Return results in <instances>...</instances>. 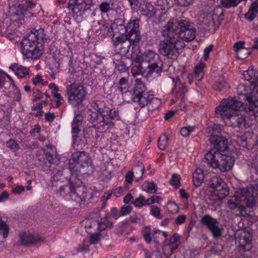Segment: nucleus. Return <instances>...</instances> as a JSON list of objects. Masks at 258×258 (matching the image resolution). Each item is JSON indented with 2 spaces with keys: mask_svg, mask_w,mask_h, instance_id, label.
I'll return each mask as SVG.
<instances>
[{
  "mask_svg": "<svg viewBox=\"0 0 258 258\" xmlns=\"http://www.w3.org/2000/svg\"><path fill=\"white\" fill-rule=\"evenodd\" d=\"M224 10L221 7L218 6L216 7L213 11V14L212 16V21L215 26L220 25L221 22L223 20Z\"/></svg>",
  "mask_w": 258,
  "mask_h": 258,
  "instance_id": "bb28decb",
  "label": "nucleus"
},
{
  "mask_svg": "<svg viewBox=\"0 0 258 258\" xmlns=\"http://www.w3.org/2000/svg\"><path fill=\"white\" fill-rule=\"evenodd\" d=\"M93 107L95 111H89V120L96 128L101 123V125H105V117L109 111V108L105 106L101 102L95 103Z\"/></svg>",
  "mask_w": 258,
  "mask_h": 258,
  "instance_id": "1a4fd4ad",
  "label": "nucleus"
},
{
  "mask_svg": "<svg viewBox=\"0 0 258 258\" xmlns=\"http://www.w3.org/2000/svg\"><path fill=\"white\" fill-rule=\"evenodd\" d=\"M136 170L139 172V175L140 177H142V175H143L145 171V168L142 164H138L136 167Z\"/></svg>",
  "mask_w": 258,
  "mask_h": 258,
  "instance_id": "774afa93",
  "label": "nucleus"
},
{
  "mask_svg": "<svg viewBox=\"0 0 258 258\" xmlns=\"http://www.w3.org/2000/svg\"><path fill=\"white\" fill-rule=\"evenodd\" d=\"M236 197L248 208L258 206V184L255 183L239 189Z\"/></svg>",
  "mask_w": 258,
  "mask_h": 258,
  "instance_id": "423d86ee",
  "label": "nucleus"
},
{
  "mask_svg": "<svg viewBox=\"0 0 258 258\" xmlns=\"http://www.w3.org/2000/svg\"><path fill=\"white\" fill-rule=\"evenodd\" d=\"M172 3L171 0H156L155 5L157 10L165 11L171 7Z\"/></svg>",
  "mask_w": 258,
  "mask_h": 258,
  "instance_id": "f704fd0d",
  "label": "nucleus"
},
{
  "mask_svg": "<svg viewBox=\"0 0 258 258\" xmlns=\"http://www.w3.org/2000/svg\"><path fill=\"white\" fill-rule=\"evenodd\" d=\"M97 224L98 229L100 231L105 230L107 227L112 228L113 227V223L109 222L106 216L101 219L100 221L98 222Z\"/></svg>",
  "mask_w": 258,
  "mask_h": 258,
  "instance_id": "4c0bfd02",
  "label": "nucleus"
},
{
  "mask_svg": "<svg viewBox=\"0 0 258 258\" xmlns=\"http://www.w3.org/2000/svg\"><path fill=\"white\" fill-rule=\"evenodd\" d=\"M251 238V235L248 231L240 232L236 238V241L239 244L240 249L244 251L249 250L252 247Z\"/></svg>",
  "mask_w": 258,
  "mask_h": 258,
  "instance_id": "a211bd4d",
  "label": "nucleus"
},
{
  "mask_svg": "<svg viewBox=\"0 0 258 258\" xmlns=\"http://www.w3.org/2000/svg\"><path fill=\"white\" fill-rule=\"evenodd\" d=\"M205 67L204 63H201L197 65L195 70V78L198 81H201L204 75V70Z\"/></svg>",
  "mask_w": 258,
  "mask_h": 258,
  "instance_id": "e433bc0d",
  "label": "nucleus"
},
{
  "mask_svg": "<svg viewBox=\"0 0 258 258\" xmlns=\"http://www.w3.org/2000/svg\"><path fill=\"white\" fill-rule=\"evenodd\" d=\"M160 200H161V198L160 196H152L146 200L147 205H150L155 203H158Z\"/></svg>",
  "mask_w": 258,
  "mask_h": 258,
  "instance_id": "680f3d73",
  "label": "nucleus"
},
{
  "mask_svg": "<svg viewBox=\"0 0 258 258\" xmlns=\"http://www.w3.org/2000/svg\"><path fill=\"white\" fill-rule=\"evenodd\" d=\"M209 141L213 146L212 149H216L217 152H224L228 149V140L223 137L218 135H212Z\"/></svg>",
  "mask_w": 258,
  "mask_h": 258,
  "instance_id": "f3484780",
  "label": "nucleus"
},
{
  "mask_svg": "<svg viewBox=\"0 0 258 258\" xmlns=\"http://www.w3.org/2000/svg\"><path fill=\"white\" fill-rule=\"evenodd\" d=\"M7 146L13 151H17L19 148L18 144L13 139H11L6 142Z\"/></svg>",
  "mask_w": 258,
  "mask_h": 258,
  "instance_id": "603ef678",
  "label": "nucleus"
},
{
  "mask_svg": "<svg viewBox=\"0 0 258 258\" xmlns=\"http://www.w3.org/2000/svg\"><path fill=\"white\" fill-rule=\"evenodd\" d=\"M69 170L71 172L69 183L61 186L58 191L61 196L70 195V187L72 186L78 177L81 175H90L94 172V166L88 153L85 151H76L72 153L69 160Z\"/></svg>",
  "mask_w": 258,
  "mask_h": 258,
  "instance_id": "f03ea898",
  "label": "nucleus"
},
{
  "mask_svg": "<svg viewBox=\"0 0 258 258\" xmlns=\"http://www.w3.org/2000/svg\"><path fill=\"white\" fill-rule=\"evenodd\" d=\"M187 91L186 86L185 83H180V82H176L174 85V88L172 92L175 94L176 98H179L184 95Z\"/></svg>",
  "mask_w": 258,
  "mask_h": 258,
  "instance_id": "c85d7f7f",
  "label": "nucleus"
},
{
  "mask_svg": "<svg viewBox=\"0 0 258 258\" xmlns=\"http://www.w3.org/2000/svg\"><path fill=\"white\" fill-rule=\"evenodd\" d=\"M146 88L144 84L141 80L138 79H136L132 97L133 96H139V95L146 93Z\"/></svg>",
  "mask_w": 258,
  "mask_h": 258,
  "instance_id": "2f4dec72",
  "label": "nucleus"
},
{
  "mask_svg": "<svg viewBox=\"0 0 258 258\" xmlns=\"http://www.w3.org/2000/svg\"><path fill=\"white\" fill-rule=\"evenodd\" d=\"M244 44V42L243 41H239L235 43L233 46V48L234 50L236 52H238V50L241 49H244L243 45Z\"/></svg>",
  "mask_w": 258,
  "mask_h": 258,
  "instance_id": "338daca9",
  "label": "nucleus"
},
{
  "mask_svg": "<svg viewBox=\"0 0 258 258\" xmlns=\"http://www.w3.org/2000/svg\"><path fill=\"white\" fill-rule=\"evenodd\" d=\"M236 194L237 191L234 195L235 199L236 201V202L232 201V200H228L227 202L228 207L231 210H234L237 209V211L239 212L238 213L236 214L237 216L246 217L248 216V214L245 208V206L246 207V206L243 204L242 203L240 202V201L236 197Z\"/></svg>",
  "mask_w": 258,
  "mask_h": 258,
  "instance_id": "aec40b11",
  "label": "nucleus"
},
{
  "mask_svg": "<svg viewBox=\"0 0 258 258\" xmlns=\"http://www.w3.org/2000/svg\"><path fill=\"white\" fill-rule=\"evenodd\" d=\"M200 222L211 232L214 237L219 238L221 236L223 228L219 226V222L216 219L206 214L201 219Z\"/></svg>",
  "mask_w": 258,
  "mask_h": 258,
  "instance_id": "f8f14e48",
  "label": "nucleus"
},
{
  "mask_svg": "<svg viewBox=\"0 0 258 258\" xmlns=\"http://www.w3.org/2000/svg\"><path fill=\"white\" fill-rule=\"evenodd\" d=\"M186 218V216L185 215H180L178 216L175 221V223L176 225H180L184 222Z\"/></svg>",
  "mask_w": 258,
  "mask_h": 258,
  "instance_id": "0e129e2a",
  "label": "nucleus"
},
{
  "mask_svg": "<svg viewBox=\"0 0 258 258\" xmlns=\"http://www.w3.org/2000/svg\"><path fill=\"white\" fill-rule=\"evenodd\" d=\"M119 119L118 111L114 109H110L105 117V125H100L96 127V131L99 133H102L109 128L114 125L113 121L118 120Z\"/></svg>",
  "mask_w": 258,
  "mask_h": 258,
  "instance_id": "dca6fc26",
  "label": "nucleus"
},
{
  "mask_svg": "<svg viewBox=\"0 0 258 258\" xmlns=\"http://www.w3.org/2000/svg\"><path fill=\"white\" fill-rule=\"evenodd\" d=\"M43 53L42 43H40L29 49V52H23V55L27 58L37 59Z\"/></svg>",
  "mask_w": 258,
  "mask_h": 258,
  "instance_id": "4be33fe9",
  "label": "nucleus"
},
{
  "mask_svg": "<svg viewBox=\"0 0 258 258\" xmlns=\"http://www.w3.org/2000/svg\"><path fill=\"white\" fill-rule=\"evenodd\" d=\"M112 41L115 50L119 55L125 56L128 53L131 46V42L126 39V37L122 34L120 36L113 37Z\"/></svg>",
  "mask_w": 258,
  "mask_h": 258,
  "instance_id": "4468645a",
  "label": "nucleus"
},
{
  "mask_svg": "<svg viewBox=\"0 0 258 258\" xmlns=\"http://www.w3.org/2000/svg\"><path fill=\"white\" fill-rule=\"evenodd\" d=\"M229 87V86L223 76H221L213 86V89L219 91H224Z\"/></svg>",
  "mask_w": 258,
  "mask_h": 258,
  "instance_id": "72a5a7b5",
  "label": "nucleus"
},
{
  "mask_svg": "<svg viewBox=\"0 0 258 258\" xmlns=\"http://www.w3.org/2000/svg\"><path fill=\"white\" fill-rule=\"evenodd\" d=\"M226 184L223 180L218 176L211 178L210 187L214 189V194L219 199H222L228 194V191L226 187Z\"/></svg>",
  "mask_w": 258,
  "mask_h": 258,
  "instance_id": "2eb2a0df",
  "label": "nucleus"
},
{
  "mask_svg": "<svg viewBox=\"0 0 258 258\" xmlns=\"http://www.w3.org/2000/svg\"><path fill=\"white\" fill-rule=\"evenodd\" d=\"M179 242V236L177 234H174L170 239L169 247L171 250L176 249Z\"/></svg>",
  "mask_w": 258,
  "mask_h": 258,
  "instance_id": "c03bdc74",
  "label": "nucleus"
},
{
  "mask_svg": "<svg viewBox=\"0 0 258 258\" xmlns=\"http://www.w3.org/2000/svg\"><path fill=\"white\" fill-rule=\"evenodd\" d=\"M9 225L0 218V235L6 239L9 235Z\"/></svg>",
  "mask_w": 258,
  "mask_h": 258,
  "instance_id": "58836bf2",
  "label": "nucleus"
},
{
  "mask_svg": "<svg viewBox=\"0 0 258 258\" xmlns=\"http://www.w3.org/2000/svg\"><path fill=\"white\" fill-rule=\"evenodd\" d=\"M139 18L132 17L126 26L124 27L126 34H124V36L126 37V39L130 41L131 44L132 42L133 43H138L141 38L139 30Z\"/></svg>",
  "mask_w": 258,
  "mask_h": 258,
  "instance_id": "9b49d317",
  "label": "nucleus"
},
{
  "mask_svg": "<svg viewBox=\"0 0 258 258\" xmlns=\"http://www.w3.org/2000/svg\"><path fill=\"white\" fill-rule=\"evenodd\" d=\"M69 8L73 13L83 16L85 12L90 11L91 7L94 3L90 0H70Z\"/></svg>",
  "mask_w": 258,
  "mask_h": 258,
  "instance_id": "ddd939ff",
  "label": "nucleus"
},
{
  "mask_svg": "<svg viewBox=\"0 0 258 258\" xmlns=\"http://www.w3.org/2000/svg\"><path fill=\"white\" fill-rule=\"evenodd\" d=\"M112 6L113 4L111 5L107 2H103L99 5V8L102 13H107L112 10Z\"/></svg>",
  "mask_w": 258,
  "mask_h": 258,
  "instance_id": "a18cd8bd",
  "label": "nucleus"
},
{
  "mask_svg": "<svg viewBox=\"0 0 258 258\" xmlns=\"http://www.w3.org/2000/svg\"><path fill=\"white\" fill-rule=\"evenodd\" d=\"M133 204L136 207L139 208L147 205L146 200H145V198L142 196L136 198L135 200L134 201Z\"/></svg>",
  "mask_w": 258,
  "mask_h": 258,
  "instance_id": "09e8293b",
  "label": "nucleus"
},
{
  "mask_svg": "<svg viewBox=\"0 0 258 258\" xmlns=\"http://www.w3.org/2000/svg\"><path fill=\"white\" fill-rule=\"evenodd\" d=\"M143 219V216L140 213H135L130 217V221L132 223H139Z\"/></svg>",
  "mask_w": 258,
  "mask_h": 258,
  "instance_id": "8fccbe9b",
  "label": "nucleus"
},
{
  "mask_svg": "<svg viewBox=\"0 0 258 258\" xmlns=\"http://www.w3.org/2000/svg\"><path fill=\"white\" fill-rule=\"evenodd\" d=\"M180 182V176L177 174L172 175V178L170 181V183L175 186H179Z\"/></svg>",
  "mask_w": 258,
  "mask_h": 258,
  "instance_id": "5fc2aeb1",
  "label": "nucleus"
},
{
  "mask_svg": "<svg viewBox=\"0 0 258 258\" xmlns=\"http://www.w3.org/2000/svg\"><path fill=\"white\" fill-rule=\"evenodd\" d=\"M65 171H67V170H65L62 167H60L57 170L54 175L51 177V181L53 186L56 182L59 180L60 176L63 175V172Z\"/></svg>",
  "mask_w": 258,
  "mask_h": 258,
  "instance_id": "37998d69",
  "label": "nucleus"
},
{
  "mask_svg": "<svg viewBox=\"0 0 258 258\" xmlns=\"http://www.w3.org/2000/svg\"><path fill=\"white\" fill-rule=\"evenodd\" d=\"M160 104V100L152 96L147 105L148 110L149 111H154L159 108Z\"/></svg>",
  "mask_w": 258,
  "mask_h": 258,
  "instance_id": "c9c22d12",
  "label": "nucleus"
},
{
  "mask_svg": "<svg viewBox=\"0 0 258 258\" xmlns=\"http://www.w3.org/2000/svg\"><path fill=\"white\" fill-rule=\"evenodd\" d=\"M133 208L132 206L127 205L126 206H122L119 211V215L124 216L128 214L132 211Z\"/></svg>",
  "mask_w": 258,
  "mask_h": 258,
  "instance_id": "6e6d98bb",
  "label": "nucleus"
},
{
  "mask_svg": "<svg viewBox=\"0 0 258 258\" xmlns=\"http://www.w3.org/2000/svg\"><path fill=\"white\" fill-rule=\"evenodd\" d=\"M133 69L137 74L147 77L153 73L160 75L163 70V61L158 54L152 50H148L142 56L137 55L133 61Z\"/></svg>",
  "mask_w": 258,
  "mask_h": 258,
  "instance_id": "20e7f679",
  "label": "nucleus"
},
{
  "mask_svg": "<svg viewBox=\"0 0 258 258\" xmlns=\"http://www.w3.org/2000/svg\"><path fill=\"white\" fill-rule=\"evenodd\" d=\"M127 61H129V59L122 55H116L113 58L115 68L120 71L128 70L130 64L127 62Z\"/></svg>",
  "mask_w": 258,
  "mask_h": 258,
  "instance_id": "393cba45",
  "label": "nucleus"
},
{
  "mask_svg": "<svg viewBox=\"0 0 258 258\" xmlns=\"http://www.w3.org/2000/svg\"><path fill=\"white\" fill-rule=\"evenodd\" d=\"M245 80L249 81L251 84L254 85V88L258 85V71L254 70L252 67L249 68L243 73Z\"/></svg>",
  "mask_w": 258,
  "mask_h": 258,
  "instance_id": "5701e85b",
  "label": "nucleus"
},
{
  "mask_svg": "<svg viewBox=\"0 0 258 258\" xmlns=\"http://www.w3.org/2000/svg\"><path fill=\"white\" fill-rule=\"evenodd\" d=\"M195 0H174L176 3L180 7H186L191 5Z\"/></svg>",
  "mask_w": 258,
  "mask_h": 258,
  "instance_id": "864d4df0",
  "label": "nucleus"
},
{
  "mask_svg": "<svg viewBox=\"0 0 258 258\" xmlns=\"http://www.w3.org/2000/svg\"><path fill=\"white\" fill-rule=\"evenodd\" d=\"M178 23L169 21L162 27L161 35L164 40L160 41L159 46L160 53L168 58L176 59L179 55V47H183L185 44L177 39Z\"/></svg>",
  "mask_w": 258,
  "mask_h": 258,
  "instance_id": "7ed1b4c3",
  "label": "nucleus"
},
{
  "mask_svg": "<svg viewBox=\"0 0 258 258\" xmlns=\"http://www.w3.org/2000/svg\"><path fill=\"white\" fill-rule=\"evenodd\" d=\"M178 23V36L181 40L190 42L196 37V30L193 23L187 20H182L177 22Z\"/></svg>",
  "mask_w": 258,
  "mask_h": 258,
  "instance_id": "9d476101",
  "label": "nucleus"
},
{
  "mask_svg": "<svg viewBox=\"0 0 258 258\" xmlns=\"http://www.w3.org/2000/svg\"><path fill=\"white\" fill-rule=\"evenodd\" d=\"M251 52L248 49L244 48V49H241L238 50L236 53L237 57L238 59H242L248 57Z\"/></svg>",
  "mask_w": 258,
  "mask_h": 258,
  "instance_id": "49530a36",
  "label": "nucleus"
},
{
  "mask_svg": "<svg viewBox=\"0 0 258 258\" xmlns=\"http://www.w3.org/2000/svg\"><path fill=\"white\" fill-rule=\"evenodd\" d=\"M203 172V170L201 168H198L193 173V182L196 186L201 185L204 180V175Z\"/></svg>",
  "mask_w": 258,
  "mask_h": 258,
  "instance_id": "473e14b6",
  "label": "nucleus"
},
{
  "mask_svg": "<svg viewBox=\"0 0 258 258\" xmlns=\"http://www.w3.org/2000/svg\"><path fill=\"white\" fill-rule=\"evenodd\" d=\"M142 234L145 241L148 243H150L152 241L150 227L149 226L145 227L142 231Z\"/></svg>",
  "mask_w": 258,
  "mask_h": 258,
  "instance_id": "de8ad7c7",
  "label": "nucleus"
},
{
  "mask_svg": "<svg viewBox=\"0 0 258 258\" xmlns=\"http://www.w3.org/2000/svg\"><path fill=\"white\" fill-rule=\"evenodd\" d=\"M21 243L25 245H35L43 241V238L38 235L23 232L20 234Z\"/></svg>",
  "mask_w": 258,
  "mask_h": 258,
  "instance_id": "6ab92c4d",
  "label": "nucleus"
},
{
  "mask_svg": "<svg viewBox=\"0 0 258 258\" xmlns=\"http://www.w3.org/2000/svg\"><path fill=\"white\" fill-rule=\"evenodd\" d=\"M83 119L81 114H78L76 115L72 123V133H79L81 132Z\"/></svg>",
  "mask_w": 258,
  "mask_h": 258,
  "instance_id": "c756f323",
  "label": "nucleus"
},
{
  "mask_svg": "<svg viewBox=\"0 0 258 258\" xmlns=\"http://www.w3.org/2000/svg\"><path fill=\"white\" fill-rule=\"evenodd\" d=\"M237 91L241 100L235 98L222 100L216 109V116L228 125L247 128L251 126L252 120L243 115L236 114L235 111L243 108L248 114L254 116L258 122V101L252 95L250 88L243 84L238 86Z\"/></svg>",
  "mask_w": 258,
  "mask_h": 258,
  "instance_id": "f257e3e1",
  "label": "nucleus"
},
{
  "mask_svg": "<svg viewBox=\"0 0 258 258\" xmlns=\"http://www.w3.org/2000/svg\"><path fill=\"white\" fill-rule=\"evenodd\" d=\"M100 239V234L99 233L93 234L90 236V243L91 244H96L98 243Z\"/></svg>",
  "mask_w": 258,
  "mask_h": 258,
  "instance_id": "bf43d9fd",
  "label": "nucleus"
},
{
  "mask_svg": "<svg viewBox=\"0 0 258 258\" xmlns=\"http://www.w3.org/2000/svg\"><path fill=\"white\" fill-rule=\"evenodd\" d=\"M46 161H47L49 164L53 163L54 156L53 154L50 152H47L45 153Z\"/></svg>",
  "mask_w": 258,
  "mask_h": 258,
  "instance_id": "69168bd1",
  "label": "nucleus"
},
{
  "mask_svg": "<svg viewBox=\"0 0 258 258\" xmlns=\"http://www.w3.org/2000/svg\"><path fill=\"white\" fill-rule=\"evenodd\" d=\"M43 29H39L34 32H31L21 42L22 53L29 52L33 46L43 43L46 39Z\"/></svg>",
  "mask_w": 258,
  "mask_h": 258,
  "instance_id": "6e6552de",
  "label": "nucleus"
},
{
  "mask_svg": "<svg viewBox=\"0 0 258 258\" xmlns=\"http://www.w3.org/2000/svg\"><path fill=\"white\" fill-rule=\"evenodd\" d=\"M157 189L156 184L154 182L148 183L147 186V191L149 194H155Z\"/></svg>",
  "mask_w": 258,
  "mask_h": 258,
  "instance_id": "4d7b16f0",
  "label": "nucleus"
},
{
  "mask_svg": "<svg viewBox=\"0 0 258 258\" xmlns=\"http://www.w3.org/2000/svg\"><path fill=\"white\" fill-rule=\"evenodd\" d=\"M258 14V0L252 3L248 11L245 13V18L246 20L251 22L256 17Z\"/></svg>",
  "mask_w": 258,
  "mask_h": 258,
  "instance_id": "cd10ccee",
  "label": "nucleus"
},
{
  "mask_svg": "<svg viewBox=\"0 0 258 258\" xmlns=\"http://www.w3.org/2000/svg\"><path fill=\"white\" fill-rule=\"evenodd\" d=\"M152 96L146 92L138 96H133V99L134 102H138L141 107H143L145 106H147L151 99V97Z\"/></svg>",
  "mask_w": 258,
  "mask_h": 258,
  "instance_id": "7c9ffc66",
  "label": "nucleus"
},
{
  "mask_svg": "<svg viewBox=\"0 0 258 258\" xmlns=\"http://www.w3.org/2000/svg\"><path fill=\"white\" fill-rule=\"evenodd\" d=\"M128 79L129 74H126L125 76L120 77L116 84V87L122 93H125L130 91L131 85Z\"/></svg>",
  "mask_w": 258,
  "mask_h": 258,
  "instance_id": "b1692460",
  "label": "nucleus"
},
{
  "mask_svg": "<svg viewBox=\"0 0 258 258\" xmlns=\"http://www.w3.org/2000/svg\"><path fill=\"white\" fill-rule=\"evenodd\" d=\"M205 159L210 166L221 172L230 170L234 163V159L231 156L223 154L216 149H211L206 154Z\"/></svg>",
  "mask_w": 258,
  "mask_h": 258,
  "instance_id": "39448f33",
  "label": "nucleus"
},
{
  "mask_svg": "<svg viewBox=\"0 0 258 258\" xmlns=\"http://www.w3.org/2000/svg\"><path fill=\"white\" fill-rule=\"evenodd\" d=\"M66 93L68 102L75 107L82 104L87 94L83 84L75 82L67 86Z\"/></svg>",
  "mask_w": 258,
  "mask_h": 258,
  "instance_id": "0eeeda50",
  "label": "nucleus"
},
{
  "mask_svg": "<svg viewBox=\"0 0 258 258\" xmlns=\"http://www.w3.org/2000/svg\"><path fill=\"white\" fill-rule=\"evenodd\" d=\"M151 214L156 218L161 219L160 216V209L157 206H152L151 209Z\"/></svg>",
  "mask_w": 258,
  "mask_h": 258,
  "instance_id": "13d9d810",
  "label": "nucleus"
},
{
  "mask_svg": "<svg viewBox=\"0 0 258 258\" xmlns=\"http://www.w3.org/2000/svg\"><path fill=\"white\" fill-rule=\"evenodd\" d=\"M9 68L13 70L15 74L19 78H24L29 74V69L15 63L10 66Z\"/></svg>",
  "mask_w": 258,
  "mask_h": 258,
  "instance_id": "a878e982",
  "label": "nucleus"
},
{
  "mask_svg": "<svg viewBox=\"0 0 258 258\" xmlns=\"http://www.w3.org/2000/svg\"><path fill=\"white\" fill-rule=\"evenodd\" d=\"M247 0H221V5L222 7L228 9L237 6L240 3Z\"/></svg>",
  "mask_w": 258,
  "mask_h": 258,
  "instance_id": "ea45409f",
  "label": "nucleus"
},
{
  "mask_svg": "<svg viewBox=\"0 0 258 258\" xmlns=\"http://www.w3.org/2000/svg\"><path fill=\"white\" fill-rule=\"evenodd\" d=\"M88 190L87 188L82 186H76L73 182L72 186L70 187V196L76 195L82 201H86L88 198Z\"/></svg>",
  "mask_w": 258,
  "mask_h": 258,
  "instance_id": "412c9836",
  "label": "nucleus"
},
{
  "mask_svg": "<svg viewBox=\"0 0 258 258\" xmlns=\"http://www.w3.org/2000/svg\"><path fill=\"white\" fill-rule=\"evenodd\" d=\"M142 13L145 16L151 17L155 14V8L152 4L148 3L143 8Z\"/></svg>",
  "mask_w": 258,
  "mask_h": 258,
  "instance_id": "79ce46f5",
  "label": "nucleus"
},
{
  "mask_svg": "<svg viewBox=\"0 0 258 258\" xmlns=\"http://www.w3.org/2000/svg\"><path fill=\"white\" fill-rule=\"evenodd\" d=\"M195 128V126H191L183 127L180 130V134L183 137H187L191 132L194 131Z\"/></svg>",
  "mask_w": 258,
  "mask_h": 258,
  "instance_id": "3c124183",
  "label": "nucleus"
},
{
  "mask_svg": "<svg viewBox=\"0 0 258 258\" xmlns=\"http://www.w3.org/2000/svg\"><path fill=\"white\" fill-rule=\"evenodd\" d=\"M168 144V138L165 135L160 136L158 140V147L159 149L164 150L167 147Z\"/></svg>",
  "mask_w": 258,
  "mask_h": 258,
  "instance_id": "a19ab883",
  "label": "nucleus"
},
{
  "mask_svg": "<svg viewBox=\"0 0 258 258\" xmlns=\"http://www.w3.org/2000/svg\"><path fill=\"white\" fill-rule=\"evenodd\" d=\"M214 47L212 44L210 45L209 46L206 47L204 49V58L205 60L209 59V55L210 53L212 51Z\"/></svg>",
  "mask_w": 258,
  "mask_h": 258,
  "instance_id": "052dcab7",
  "label": "nucleus"
},
{
  "mask_svg": "<svg viewBox=\"0 0 258 258\" xmlns=\"http://www.w3.org/2000/svg\"><path fill=\"white\" fill-rule=\"evenodd\" d=\"M130 3V5L131 8L133 9L136 10L140 8L141 4L139 2V0H127Z\"/></svg>",
  "mask_w": 258,
  "mask_h": 258,
  "instance_id": "e2e57ef3",
  "label": "nucleus"
}]
</instances>
